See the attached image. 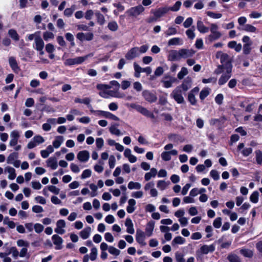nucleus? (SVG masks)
<instances>
[{
  "label": "nucleus",
  "instance_id": "nucleus-23",
  "mask_svg": "<svg viewBox=\"0 0 262 262\" xmlns=\"http://www.w3.org/2000/svg\"><path fill=\"white\" fill-rule=\"evenodd\" d=\"M138 112L140 113L143 115H144L147 117H148V118H150L151 119L155 118V116L152 113L149 111L147 108H146L142 106H141V107H140V108Z\"/></svg>",
  "mask_w": 262,
  "mask_h": 262
},
{
  "label": "nucleus",
  "instance_id": "nucleus-4",
  "mask_svg": "<svg viewBox=\"0 0 262 262\" xmlns=\"http://www.w3.org/2000/svg\"><path fill=\"white\" fill-rule=\"evenodd\" d=\"M97 90H99V95L103 98L107 99V92L108 90L111 88V86L108 84L99 83L96 85Z\"/></svg>",
  "mask_w": 262,
  "mask_h": 262
},
{
  "label": "nucleus",
  "instance_id": "nucleus-13",
  "mask_svg": "<svg viewBox=\"0 0 262 262\" xmlns=\"http://www.w3.org/2000/svg\"><path fill=\"white\" fill-rule=\"evenodd\" d=\"M97 115H101L106 118L110 119L115 121H119L120 120L117 116H115V115L113 114L112 113L109 112H106L104 111H98Z\"/></svg>",
  "mask_w": 262,
  "mask_h": 262
},
{
  "label": "nucleus",
  "instance_id": "nucleus-58",
  "mask_svg": "<svg viewBox=\"0 0 262 262\" xmlns=\"http://www.w3.org/2000/svg\"><path fill=\"white\" fill-rule=\"evenodd\" d=\"M92 174V171L91 169H87L84 170L81 176V178L82 179H85L86 178H89L91 177Z\"/></svg>",
  "mask_w": 262,
  "mask_h": 262
},
{
  "label": "nucleus",
  "instance_id": "nucleus-36",
  "mask_svg": "<svg viewBox=\"0 0 262 262\" xmlns=\"http://www.w3.org/2000/svg\"><path fill=\"white\" fill-rule=\"evenodd\" d=\"M157 173V170L156 168H152L150 169V172H147L145 174V180L146 181H149L152 177H154Z\"/></svg>",
  "mask_w": 262,
  "mask_h": 262
},
{
  "label": "nucleus",
  "instance_id": "nucleus-22",
  "mask_svg": "<svg viewBox=\"0 0 262 262\" xmlns=\"http://www.w3.org/2000/svg\"><path fill=\"white\" fill-rule=\"evenodd\" d=\"M125 225L126 227V232L130 234H133L135 232L133 223L129 218H127L125 222Z\"/></svg>",
  "mask_w": 262,
  "mask_h": 262
},
{
  "label": "nucleus",
  "instance_id": "nucleus-57",
  "mask_svg": "<svg viewBox=\"0 0 262 262\" xmlns=\"http://www.w3.org/2000/svg\"><path fill=\"white\" fill-rule=\"evenodd\" d=\"M54 37V35L53 33L50 32H45L43 34V38L45 40L48 41L50 39H53Z\"/></svg>",
  "mask_w": 262,
  "mask_h": 262
},
{
  "label": "nucleus",
  "instance_id": "nucleus-32",
  "mask_svg": "<svg viewBox=\"0 0 262 262\" xmlns=\"http://www.w3.org/2000/svg\"><path fill=\"white\" fill-rule=\"evenodd\" d=\"M228 47L231 49H234L236 52L241 51L242 46L241 43L237 44L235 41H231L228 42Z\"/></svg>",
  "mask_w": 262,
  "mask_h": 262
},
{
  "label": "nucleus",
  "instance_id": "nucleus-14",
  "mask_svg": "<svg viewBox=\"0 0 262 262\" xmlns=\"http://www.w3.org/2000/svg\"><path fill=\"white\" fill-rule=\"evenodd\" d=\"M215 250V247L213 245H203L202 246L200 249L199 251L198 252H200L201 254H207L209 252H212Z\"/></svg>",
  "mask_w": 262,
  "mask_h": 262
},
{
  "label": "nucleus",
  "instance_id": "nucleus-1",
  "mask_svg": "<svg viewBox=\"0 0 262 262\" xmlns=\"http://www.w3.org/2000/svg\"><path fill=\"white\" fill-rule=\"evenodd\" d=\"M216 57L220 59L222 63L221 65L219 66V69H228V68H230L232 69L231 58L227 53L219 51L216 54Z\"/></svg>",
  "mask_w": 262,
  "mask_h": 262
},
{
  "label": "nucleus",
  "instance_id": "nucleus-51",
  "mask_svg": "<svg viewBox=\"0 0 262 262\" xmlns=\"http://www.w3.org/2000/svg\"><path fill=\"white\" fill-rule=\"evenodd\" d=\"M175 258L177 262H186L184 255L178 251L175 253Z\"/></svg>",
  "mask_w": 262,
  "mask_h": 262
},
{
  "label": "nucleus",
  "instance_id": "nucleus-21",
  "mask_svg": "<svg viewBox=\"0 0 262 262\" xmlns=\"http://www.w3.org/2000/svg\"><path fill=\"white\" fill-rule=\"evenodd\" d=\"M186 242V239L180 236H176L171 242V245L173 248H177L178 245H183Z\"/></svg>",
  "mask_w": 262,
  "mask_h": 262
},
{
  "label": "nucleus",
  "instance_id": "nucleus-63",
  "mask_svg": "<svg viewBox=\"0 0 262 262\" xmlns=\"http://www.w3.org/2000/svg\"><path fill=\"white\" fill-rule=\"evenodd\" d=\"M34 228L36 233H39L43 231L44 227L40 224L36 223L34 226Z\"/></svg>",
  "mask_w": 262,
  "mask_h": 262
},
{
  "label": "nucleus",
  "instance_id": "nucleus-3",
  "mask_svg": "<svg viewBox=\"0 0 262 262\" xmlns=\"http://www.w3.org/2000/svg\"><path fill=\"white\" fill-rule=\"evenodd\" d=\"M144 8L142 5L133 7L127 10L126 13L130 17H136L141 14L144 11Z\"/></svg>",
  "mask_w": 262,
  "mask_h": 262
},
{
  "label": "nucleus",
  "instance_id": "nucleus-38",
  "mask_svg": "<svg viewBox=\"0 0 262 262\" xmlns=\"http://www.w3.org/2000/svg\"><path fill=\"white\" fill-rule=\"evenodd\" d=\"M8 34L11 37V38L15 41H18L19 39V35L17 33L16 31L14 29H10L8 31Z\"/></svg>",
  "mask_w": 262,
  "mask_h": 262
},
{
  "label": "nucleus",
  "instance_id": "nucleus-39",
  "mask_svg": "<svg viewBox=\"0 0 262 262\" xmlns=\"http://www.w3.org/2000/svg\"><path fill=\"white\" fill-rule=\"evenodd\" d=\"M134 68L135 70V74L134 76L136 77L139 78L140 77V73L142 72L143 68H141L139 64H138L136 62L134 63Z\"/></svg>",
  "mask_w": 262,
  "mask_h": 262
},
{
  "label": "nucleus",
  "instance_id": "nucleus-35",
  "mask_svg": "<svg viewBox=\"0 0 262 262\" xmlns=\"http://www.w3.org/2000/svg\"><path fill=\"white\" fill-rule=\"evenodd\" d=\"M75 9H76L75 5H73L71 6V7L70 8H67L64 10V11L63 12V14L66 17H71L73 15Z\"/></svg>",
  "mask_w": 262,
  "mask_h": 262
},
{
  "label": "nucleus",
  "instance_id": "nucleus-16",
  "mask_svg": "<svg viewBox=\"0 0 262 262\" xmlns=\"http://www.w3.org/2000/svg\"><path fill=\"white\" fill-rule=\"evenodd\" d=\"M45 46L44 42L41 37L36 36L35 37V46L34 48L37 51H40L43 49Z\"/></svg>",
  "mask_w": 262,
  "mask_h": 262
},
{
  "label": "nucleus",
  "instance_id": "nucleus-24",
  "mask_svg": "<svg viewBox=\"0 0 262 262\" xmlns=\"http://www.w3.org/2000/svg\"><path fill=\"white\" fill-rule=\"evenodd\" d=\"M91 99L89 97H86L84 99H80L79 98H75L74 102L76 103H83L88 106L89 108L92 107V105L90 104Z\"/></svg>",
  "mask_w": 262,
  "mask_h": 262
},
{
  "label": "nucleus",
  "instance_id": "nucleus-12",
  "mask_svg": "<svg viewBox=\"0 0 262 262\" xmlns=\"http://www.w3.org/2000/svg\"><path fill=\"white\" fill-rule=\"evenodd\" d=\"M77 158L81 162H87L90 158V153L87 150L80 151L77 155Z\"/></svg>",
  "mask_w": 262,
  "mask_h": 262
},
{
  "label": "nucleus",
  "instance_id": "nucleus-19",
  "mask_svg": "<svg viewBox=\"0 0 262 262\" xmlns=\"http://www.w3.org/2000/svg\"><path fill=\"white\" fill-rule=\"evenodd\" d=\"M181 58H187L192 56L194 52L191 50L182 49L179 50Z\"/></svg>",
  "mask_w": 262,
  "mask_h": 262
},
{
  "label": "nucleus",
  "instance_id": "nucleus-50",
  "mask_svg": "<svg viewBox=\"0 0 262 262\" xmlns=\"http://www.w3.org/2000/svg\"><path fill=\"white\" fill-rule=\"evenodd\" d=\"M163 73V69L161 67H159L157 68L154 73L155 76H150V79L154 80L155 76H159L162 74Z\"/></svg>",
  "mask_w": 262,
  "mask_h": 262
},
{
  "label": "nucleus",
  "instance_id": "nucleus-27",
  "mask_svg": "<svg viewBox=\"0 0 262 262\" xmlns=\"http://www.w3.org/2000/svg\"><path fill=\"white\" fill-rule=\"evenodd\" d=\"M128 205L126 207L127 212L129 213H133L136 209V202L134 199H129L128 201Z\"/></svg>",
  "mask_w": 262,
  "mask_h": 262
},
{
  "label": "nucleus",
  "instance_id": "nucleus-45",
  "mask_svg": "<svg viewBox=\"0 0 262 262\" xmlns=\"http://www.w3.org/2000/svg\"><path fill=\"white\" fill-rule=\"evenodd\" d=\"M110 132L112 134L117 136H120L123 135V133H122L118 128L112 126H110L109 128Z\"/></svg>",
  "mask_w": 262,
  "mask_h": 262
},
{
  "label": "nucleus",
  "instance_id": "nucleus-11",
  "mask_svg": "<svg viewBox=\"0 0 262 262\" xmlns=\"http://www.w3.org/2000/svg\"><path fill=\"white\" fill-rule=\"evenodd\" d=\"M142 96L147 101L152 103L157 99V97L149 91L145 90L142 92Z\"/></svg>",
  "mask_w": 262,
  "mask_h": 262
},
{
  "label": "nucleus",
  "instance_id": "nucleus-52",
  "mask_svg": "<svg viewBox=\"0 0 262 262\" xmlns=\"http://www.w3.org/2000/svg\"><path fill=\"white\" fill-rule=\"evenodd\" d=\"M97 252V249L96 247H93L92 248L90 256V258L92 261H94L96 259Z\"/></svg>",
  "mask_w": 262,
  "mask_h": 262
},
{
  "label": "nucleus",
  "instance_id": "nucleus-5",
  "mask_svg": "<svg viewBox=\"0 0 262 262\" xmlns=\"http://www.w3.org/2000/svg\"><path fill=\"white\" fill-rule=\"evenodd\" d=\"M171 96L178 103H182L184 101L180 88L177 87L171 94Z\"/></svg>",
  "mask_w": 262,
  "mask_h": 262
},
{
  "label": "nucleus",
  "instance_id": "nucleus-64",
  "mask_svg": "<svg viewBox=\"0 0 262 262\" xmlns=\"http://www.w3.org/2000/svg\"><path fill=\"white\" fill-rule=\"evenodd\" d=\"M48 190L51 191V192L55 194H59L60 192V189L58 188H57L56 186L53 185H50L48 186Z\"/></svg>",
  "mask_w": 262,
  "mask_h": 262
},
{
  "label": "nucleus",
  "instance_id": "nucleus-25",
  "mask_svg": "<svg viewBox=\"0 0 262 262\" xmlns=\"http://www.w3.org/2000/svg\"><path fill=\"white\" fill-rule=\"evenodd\" d=\"M9 63L10 67L15 72H18L19 68L17 65L15 58L13 57H10L9 59Z\"/></svg>",
  "mask_w": 262,
  "mask_h": 262
},
{
  "label": "nucleus",
  "instance_id": "nucleus-40",
  "mask_svg": "<svg viewBox=\"0 0 262 262\" xmlns=\"http://www.w3.org/2000/svg\"><path fill=\"white\" fill-rule=\"evenodd\" d=\"M128 188L130 190L140 189L141 188V185L139 182H134L133 181H130L128 184Z\"/></svg>",
  "mask_w": 262,
  "mask_h": 262
},
{
  "label": "nucleus",
  "instance_id": "nucleus-15",
  "mask_svg": "<svg viewBox=\"0 0 262 262\" xmlns=\"http://www.w3.org/2000/svg\"><path fill=\"white\" fill-rule=\"evenodd\" d=\"M179 50H171L169 51L168 59L170 61H178L181 59Z\"/></svg>",
  "mask_w": 262,
  "mask_h": 262
},
{
  "label": "nucleus",
  "instance_id": "nucleus-26",
  "mask_svg": "<svg viewBox=\"0 0 262 262\" xmlns=\"http://www.w3.org/2000/svg\"><path fill=\"white\" fill-rule=\"evenodd\" d=\"M238 28L240 30L252 33L256 32L257 30L256 27L250 24H246L243 27H239Z\"/></svg>",
  "mask_w": 262,
  "mask_h": 262
},
{
  "label": "nucleus",
  "instance_id": "nucleus-29",
  "mask_svg": "<svg viewBox=\"0 0 262 262\" xmlns=\"http://www.w3.org/2000/svg\"><path fill=\"white\" fill-rule=\"evenodd\" d=\"M5 172H7L9 173L8 179L10 180H14L16 176L15 173V170L14 168L10 166H7L5 169Z\"/></svg>",
  "mask_w": 262,
  "mask_h": 262
},
{
  "label": "nucleus",
  "instance_id": "nucleus-54",
  "mask_svg": "<svg viewBox=\"0 0 262 262\" xmlns=\"http://www.w3.org/2000/svg\"><path fill=\"white\" fill-rule=\"evenodd\" d=\"M32 139L34 141V142L36 143L37 145L41 144L45 142L44 138L40 135L34 136Z\"/></svg>",
  "mask_w": 262,
  "mask_h": 262
},
{
  "label": "nucleus",
  "instance_id": "nucleus-30",
  "mask_svg": "<svg viewBox=\"0 0 262 262\" xmlns=\"http://www.w3.org/2000/svg\"><path fill=\"white\" fill-rule=\"evenodd\" d=\"M182 44L183 40L181 38L179 37H174L171 38L168 41V45L169 46L182 45Z\"/></svg>",
  "mask_w": 262,
  "mask_h": 262
},
{
  "label": "nucleus",
  "instance_id": "nucleus-20",
  "mask_svg": "<svg viewBox=\"0 0 262 262\" xmlns=\"http://www.w3.org/2000/svg\"><path fill=\"white\" fill-rule=\"evenodd\" d=\"M196 27L198 31L201 33H206L209 31V28L204 25L201 18L197 21Z\"/></svg>",
  "mask_w": 262,
  "mask_h": 262
},
{
  "label": "nucleus",
  "instance_id": "nucleus-59",
  "mask_svg": "<svg viewBox=\"0 0 262 262\" xmlns=\"http://www.w3.org/2000/svg\"><path fill=\"white\" fill-rule=\"evenodd\" d=\"M213 225L215 228H220L222 225V218L220 217L216 218L213 222Z\"/></svg>",
  "mask_w": 262,
  "mask_h": 262
},
{
  "label": "nucleus",
  "instance_id": "nucleus-56",
  "mask_svg": "<svg viewBox=\"0 0 262 262\" xmlns=\"http://www.w3.org/2000/svg\"><path fill=\"white\" fill-rule=\"evenodd\" d=\"M209 94L208 89H204L202 90L200 93V98L203 100H204Z\"/></svg>",
  "mask_w": 262,
  "mask_h": 262
},
{
  "label": "nucleus",
  "instance_id": "nucleus-17",
  "mask_svg": "<svg viewBox=\"0 0 262 262\" xmlns=\"http://www.w3.org/2000/svg\"><path fill=\"white\" fill-rule=\"evenodd\" d=\"M136 239L137 242L140 245L142 246L146 245V243L144 242L145 233L142 231L140 230H137Z\"/></svg>",
  "mask_w": 262,
  "mask_h": 262
},
{
  "label": "nucleus",
  "instance_id": "nucleus-37",
  "mask_svg": "<svg viewBox=\"0 0 262 262\" xmlns=\"http://www.w3.org/2000/svg\"><path fill=\"white\" fill-rule=\"evenodd\" d=\"M154 228V224L153 223L149 222L147 224L145 229V234L147 236H150L152 233V231Z\"/></svg>",
  "mask_w": 262,
  "mask_h": 262
},
{
  "label": "nucleus",
  "instance_id": "nucleus-53",
  "mask_svg": "<svg viewBox=\"0 0 262 262\" xmlns=\"http://www.w3.org/2000/svg\"><path fill=\"white\" fill-rule=\"evenodd\" d=\"M256 160L258 164L262 163V152L259 150L255 151Z\"/></svg>",
  "mask_w": 262,
  "mask_h": 262
},
{
  "label": "nucleus",
  "instance_id": "nucleus-28",
  "mask_svg": "<svg viewBox=\"0 0 262 262\" xmlns=\"http://www.w3.org/2000/svg\"><path fill=\"white\" fill-rule=\"evenodd\" d=\"M94 56L93 53L89 54L84 56H80L74 58L75 64H79L83 63L88 58Z\"/></svg>",
  "mask_w": 262,
  "mask_h": 262
},
{
  "label": "nucleus",
  "instance_id": "nucleus-44",
  "mask_svg": "<svg viewBox=\"0 0 262 262\" xmlns=\"http://www.w3.org/2000/svg\"><path fill=\"white\" fill-rule=\"evenodd\" d=\"M181 4L182 3L180 1H177L172 7H169L166 9L165 8V12L166 11L169 10H171L172 11H177L180 9Z\"/></svg>",
  "mask_w": 262,
  "mask_h": 262
},
{
  "label": "nucleus",
  "instance_id": "nucleus-6",
  "mask_svg": "<svg viewBox=\"0 0 262 262\" xmlns=\"http://www.w3.org/2000/svg\"><path fill=\"white\" fill-rule=\"evenodd\" d=\"M225 70V73H223L219 79L218 83L220 85H222L226 83L231 76L232 69L228 68V69Z\"/></svg>",
  "mask_w": 262,
  "mask_h": 262
},
{
  "label": "nucleus",
  "instance_id": "nucleus-34",
  "mask_svg": "<svg viewBox=\"0 0 262 262\" xmlns=\"http://www.w3.org/2000/svg\"><path fill=\"white\" fill-rule=\"evenodd\" d=\"M64 139L62 136H57L53 142V145L55 148H59L63 142Z\"/></svg>",
  "mask_w": 262,
  "mask_h": 262
},
{
  "label": "nucleus",
  "instance_id": "nucleus-8",
  "mask_svg": "<svg viewBox=\"0 0 262 262\" xmlns=\"http://www.w3.org/2000/svg\"><path fill=\"white\" fill-rule=\"evenodd\" d=\"M192 83V80L191 77H187L183 81L181 85L178 86L180 88L183 92H185L191 88Z\"/></svg>",
  "mask_w": 262,
  "mask_h": 262
},
{
  "label": "nucleus",
  "instance_id": "nucleus-42",
  "mask_svg": "<svg viewBox=\"0 0 262 262\" xmlns=\"http://www.w3.org/2000/svg\"><path fill=\"white\" fill-rule=\"evenodd\" d=\"M240 252L245 257L249 258L252 257L253 255V251L248 249H242L240 250Z\"/></svg>",
  "mask_w": 262,
  "mask_h": 262
},
{
  "label": "nucleus",
  "instance_id": "nucleus-60",
  "mask_svg": "<svg viewBox=\"0 0 262 262\" xmlns=\"http://www.w3.org/2000/svg\"><path fill=\"white\" fill-rule=\"evenodd\" d=\"M12 253V256L14 258H17L18 256H19V252L16 249L15 247H12L10 249L9 253Z\"/></svg>",
  "mask_w": 262,
  "mask_h": 262
},
{
  "label": "nucleus",
  "instance_id": "nucleus-49",
  "mask_svg": "<svg viewBox=\"0 0 262 262\" xmlns=\"http://www.w3.org/2000/svg\"><path fill=\"white\" fill-rule=\"evenodd\" d=\"M259 193L257 191H254L250 196V200L254 203H256L258 201Z\"/></svg>",
  "mask_w": 262,
  "mask_h": 262
},
{
  "label": "nucleus",
  "instance_id": "nucleus-10",
  "mask_svg": "<svg viewBox=\"0 0 262 262\" xmlns=\"http://www.w3.org/2000/svg\"><path fill=\"white\" fill-rule=\"evenodd\" d=\"M94 35L92 33H84L82 32L78 33L76 37L80 41L88 40L90 41L93 39Z\"/></svg>",
  "mask_w": 262,
  "mask_h": 262
},
{
  "label": "nucleus",
  "instance_id": "nucleus-41",
  "mask_svg": "<svg viewBox=\"0 0 262 262\" xmlns=\"http://www.w3.org/2000/svg\"><path fill=\"white\" fill-rule=\"evenodd\" d=\"M95 16L97 18V22L100 25H102L105 23V18L104 16L101 14L99 12L97 11L95 12Z\"/></svg>",
  "mask_w": 262,
  "mask_h": 262
},
{
  "label": "nucleus",
  "instance_id": "nucleus-61",
  "mask_svg": "<svg viewBox=\"0 0 262 262\" xmlns=\"http://www.w3.org/2000/svg\"><path fill=\"white\" fill-rule=\"evenodd\" d=\"M252 44H244L243 47V53L245 54H249L251 50V47Z\"/></svg>",
  "mask_w": 262,
  "mask_h": 262
},
{
  "label": "nucleus",
  "instance_id": "nucleus-7",
  "mask_svg": "<svg viewBox=\"0 0 262 262\" xmlns=\"http://www.w3.org/2000/svg\"><path fill=\"white\" fill-rule=\"evenodd\" d=\"M140 56L139 51H138V47H134L131 48L125 54V58L127 60H133L136 57Z\"/></svg>",
  "mask_w": 262,
  "mask_h": 262
},
{
  "label": "nucleus",
  "instance_id": "nucleus-48",
  "mask_svg": "<svg viewBox=\"0 0 262 262\" xmlns=\"http://www.w3.org/2000/svg\"><path fill=\"white\" fill-rule=\"evenodd\" d=\"M206 14L209 17L214 19H219L221 18L222 16V14L221 13H214L212 11H207L206 12Z\"/></svg>",
  "mask_w": 262,
  "mask_h": 262
},
{
  "label": "nucleus",
  "instance_id": "nucleus-62",
  "mask_svg": "<svg viewBox=\"0 0 262 262\" xmlns=\"http://www.w3.org/2000/svg\"><path fill=\"white\" fill-rule=\"evenodd\" d=\"M228 259L230 262H241L239 258L235 254L229 255Z\"/></svg>",
  "mask_w": 262,
  "mask_h": 262
},
{
  "label": "nucleus",
  "instance_id": "nucleus-2",
  "mask_svg": "<svg viewBox=\"0 0 262 262\" xmlns=\"http://www.w3.org/2000/svg\"><path fill=\"white\" fill-rule=\"evenodd\" d=\"M219 27L215 24H211L210 31L211 34L206 38V42L209 43L219 39L222 36V33L218 31Z\"/></svg>",
  "mask_w": 262,
  "mask_h": 262
},
{
  "label": "nucleus",
  "instance_id": "nucleus-43",
  "mask_svg": "<svg viewBox=\"0 0 262 262\" xmlns=\"http://www.w3.org/2000/svg\"><path fill=\"white\" fill-rule=\"evenodd\" d=\"M18 158V153L13 152L10 154L7 158V162L8 164H11Z\"/></svg>",
  "mask_w": 262,
  "mask_h": 262
},
{
  "label": "nucleus",
  "instance_id": "nucleus-31",
  "mask_svg": "<svg viewBox=\"0 0 262 262\" xmlns=\"http://www.w3.org/2000/svg\"><path fill=\"white\" fill-rule=\"evenodd\" d=\"M91 232V228L90 227H87L80 231V236L82 239H85L89 238Z\"/></svg>",
  "mask_w": 262,
  "mask_h": 262
},
{
  "label": "nucleus",
  "instance_id": "nucleus-46",
  "mask_svg": "<svg viewBox=\"0 0 262 262\" xmlns=\"http://www.w3.org/2000/svg\"><path fill=\"white\" fill-rule=\"evenodd\" d=\"M188 73L187 69L185 67H183L180 72L178 74V78L179 79H182L185 76L187 75Z\"/></svg>",
  "mask_w": 262,
  "mask_h": 262
},
{
  "label": "nucleus",
  "instance_id": "nucleus-55",
  "mask_svg": "<svg viewBox=\"0 0 262 262\" xmlns=\"http://www.w3.org/2000/svg\"><path fill=\"white\" fill-rule=\"evenodd\" d=\"M108 252L112 255L118 256L120 253V251L113 246H110L108 248Z\"/></svg>",
  "mask_w": 262,
  "mask_h": 262
},
{
  "label": "nucleus",
  "instance_id": "nucleus-18",
  "mask_svg": "<svg viewBox=\"0 0 262 262\" xmlns=\"http://www.w3.org/2000/svg\"><path fill=\"white\" fill-rule=\"evenodd\" d=\"M48 167H50L52 169H56L58 167L57 160L54 157L49 158L46 161Z\"/></svg>",
  "mask_w": 262,
  "mask_h": 262
},
{
  "label": "nucleus",
  "instance_id": "nucleus-47",
  "mask_svg": "<svg viewBox=\"0 0 262 262\" xmlns=\"http://www.w3.org/2000/svg\"><path fill=\"white\" fill-rule=\"evenodd\" d=\"M108 28L112 31H116L118 29V26L115 21H112L108 24Z\"/></svg>",
  "mask_w": 262,
  "mask_h": 262
},
{
  "label": "nucleus",
  "instance_id": "nucleus-33",
  "mask_svg": "<svg viewBox=\"0 0 262 262\" xmlns=\"http://www.w3.org/2000/svg\"><path fill=\"white\" fill-rule=\"evenodd\" d=\"M106 95H107V98H109L111 97L118 98H122L124 96V95L123 94L119 93L117 92V91H114L108 90L107 92Z\"/></svg>",
  "mask_w": 262,
  "mask_h": 262
},
{
  "label": "nucleus",
  "instance_id": "nucleus-9",
  "mask_svg": "<svg viewBox=\"0 0 262 262\" xmlns=\"http://www.w3.org/2000/svg\"><path fill=\"white\" fill-rule=\"evenodd\" d=\"M52 239L53 244L55 245V249L56 250H60L62 249V244L63 241L60 236L57 234H54L52 236Z\"/></svg>",
  "mask_w": 262,
  "mask_h": 262
}]
</instances>
